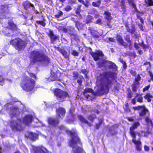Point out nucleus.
<instances>
[{
    "mask_svg": "<svg viewBox=\"0 0 153 153\" xmlns=\"http://www.w3.org/2000/svg\"><path fill=\"white\" fill-rule=\"evenodd\" d=\"M66 133L71 137L69 141V145L72 148V153H84L85 152L83 148L78 146V145H82L81 140L75 131H70L68 129L65 130Z\"/></svg>",
    "mask_w": 153,
    "mask_h": 153,
    "instance_id": "obj_3",
    "label": "nucleus"
},
{
    "mask_svg": "<svg viewBox=\"0 0 153 153\" xmlns=\"http://www.w3.org/2000/svg\"><path fill=\"white\" fill-rule=\"evenodd\" d=\"M10 111L12 112H15L17 111L19 109L18 107L16 105H15L10 108Z\"/></svg>",
    "mask_w": 153,
    "mask_h": 153,
    "instance_id": "obj_53",
    "label": "nucleus"
},
{
    "mask_svg": "<svg viewBox=\"0 0 153 153\" xmlns=\"http://www.w3.org/2000/svg\"><path fill=\"white\" fill-rule=\"evenodd\" d=\"M128 92L127 94L126 98L128 99H131L133 96V94L129 88L127 89Z\"/></svg>",
    "mask_w": 153,
    "mask_h": 153,
    "instance_id": "obj_41",
    "label": "nucleus"
},
{
    "mask_svg": "<svg viewBox=\"0 0 153 153\" xmlns=\"http://www.w3.org/2000/svg\"><path fill=\"white\" fill-rule=\"evenodd\" d=\"M145 120L147 124H150L152 127H153V123L152 121L150 119L149 117H146L145 118Z\"/></svg>",
    "mask_w": 153,
    "mask_h": 153,
    "instance_id": "obj_40",
    "label": "nucleus"
},
{
    "mask_svg": "<svg viewBox=\"0 0 153 153\" xmlns=\"http://www.w3.org/2000/svg\"><path fill=\"white\" fill-rule=\"evenodd\" d=\"M93 18L90 15H88L85 20V24H88L92 22Z\"/></svg>",
    "mask_w": 153,
    "mask_h": 153,
    "instance_id": "obj_38",
    "label": "nucleus"
},
{
    "mask_svg": "<svg viewBox=\"0 0 153 153\" xmlns=\"http://www.w3.org/2000/svg\"><path fill=\"white\" fill-rule=\"evenodd\" d=\"M112 74L113 73L110 71H105L100 74L97 78V82L100 83L99 88L97 91L94 93V95L100 96L109 92L112 84V82L109 78L111 77Z\"/></svg>",
    "mask_w": 153,
    "mask_h": 153,
    "instance_id": "obj_1",
    "label": "nucleus"
},
{
    "mask_svg": "<svg viewBox=\"0 0 153 153\" xmlns=\"http://www.w3.org/2000/svg\"><path fill=\"white\" fill-rule=\"evenodd\" d=\"M77 117L81 123L87 124L89 127L92 126L91 123L89 122L82 115H78L77 116Z\"/></svg>",
    "mask_w": 153,
    "mask_h": 153,
    "instance_id": "obj_18",
    "label": "nucleus"
},
{
    "mask_svg": "<svg viewBox=\"0 0 153 153\" xmlns=\"http://www.w3.org/2000/svg\"><path fill=\"white\" fill-rule=\"evenodd\" d=\"M134 111H140L139 112V114L140 117L145 116L147 113H149V111L146 107L144 105H138L137 106H133L132 107Z\"/></svg>",
    "mask_w": 153,
    "mask_h": 153,
    "instance_id": "obj_8",
    "label": "nucleus"
},
{
    "mask_svg": "<svg viewBox=\"0 0 153 153\" xmlns=\"http://www.w3.org/2000/svg\"><path fill=\"white\" fill-rule=\"evenodd\" d=\"M143 65H149V66L146 68V70L147 71L150 70L151 68L152 65L150 62H146L143 63Z\"/></svg>",
    "mask_w": 153,
    "mask_h": 153,
    "instance_id": "obj_48",
    "label": "nucleus"
},
{
    "mask_svg": "<svg viewBox=\"0 0 153 153\" xmlns=\"http://www.w3.org/2000/svg\"><path fill=\"white\" fill-rule=\"evenodd\" d=\"M72 8L71 6L67 5L64 8V10L66 12L69 11L72 9Z\"/></svg>",
    "mask_w": 153,
    "mask_h": 153,
    "instance_id": "obj_58",
    "label": "nucleus"
},
{
    "mask_svg": "<svg viewBox=\"0 0 153 153\" xmlns=\"http://www.w3.org/2000/svg\"><path fill=\"white\" fill-rule=\"evenodd\" d=\"M10 43L16 50L18 51L24 50L27 45V43L25 41L19 38H16L11 40Z\"/></svg>",
    "mask_w": 153,
    "mask_h": 153,
    "instance_id": "obj_5",
    "label": "nucleus"
},
{
    "mask_svg": "<svg viewBox=\"0 0 153 153\" xmlns=\"http://www.w3.org/2000/svg\"><path fill=\"white\" fill-rule=\"evenodd\" d=\"M125 54L127 56H133L135 58L137 56L135 53L134 52H127L125 53Z\"/></svg>",
    "mask_w": 153,
    "mask_h": 153,
    "instance_id": "obj_45",
    "label": "nucleus"
},
{
    "mask_svg": "<svg viewBox=\"0 0 153 153\" xmlns=\"http://www.w3.org/2000/svg\"><path fill=\"white\" fill-rule=\"evenodd\" d=\"M103 14L105 15V19L108 21V22H110L111 20L112 19V18L111 16V13L108 11H105Z\"/></svg>",
    "mask_w": 153,
    "mask_h": 153,
    "instance_id": "obj_26",
    "label": "nucleus"
},
{
    "mask_svg": "<svg viewBox=\"0 0 153 153\" xmlns=\"http://www.w3.org/2000/svg\"><path fill=\"white\" fill-rule=\"evenodd\" d=\"M139 45L142 47L144 51H146V49L149 47L148 45H146L144 44L143 41H142L141 43H139Z\"/></svg>",
    "mask_w": 153,
    "mask_h": 153,
    "instance_id": "obj_42",
    "label": "nucleus"
},
{
    "mask_svg": "<svg viewBox=\"0 0 153 153\" xmlns=\"http://www.w3.org/2000/svg\"><path fill=\"white\" fill-rule=\"evenodd\" d=\"M126 29V31L131 34L134 33L136 31V29L134 25H132L131 26V29L129 27L128 23H126L125 25Z\"/></svg>",
    "mask_w": 153,
    "mask_h": 153,
    "instance_id": "obj_20",
    "label": "nucleus"
},
{
    "mask_svg": "<svg viewBox=\"0 0 153 153\" xmlns=\"http://www.w3.org/2000/svg\"><path fill=\"white\" fill-rule=\"evenodd\" d=\"M119 61L123 64V69L125 70L126 69L127 66L126 62L121 58H119Z\"/></svg>",
    "mask_w": 153,
    "mask_h": 153,
    "instance_id": "obj_43",
    "label": "nucleus"
},
{
    "mask_svg": "<svg viewBox=\"0 0 153 153\" xmlns=\"http://www.w3.org/2000/svg\"><path fill=\"white\" fill-rule=\"evenodd\" d=\"M33 119V116L31 115H25L23 118L22 123L27 126L29 125L32 123Z\"/></svg>",
    "mask_w": 153,
    "mask_h": 153,
    "instance_id": "obj_12",
    "label": "nucleus"
},
{
    "mask_svg": "<svg viewBox=\"0 0 153 153\" xmlns=\"http://www.w3.org/2000/svg\"><path fill=\"white\" fill-rule=\"evenodd\" d=\"M79 78L80 79H77V82L79 84V86H81L82 85V79H84V77L82 75H80L79 77Z\"/></svg>",
    "mask_w": 153,
    "mask_h": 153,
    "instance_id": "obj_47",
    "label": "nucleus"
},
{
    "mask_svg": "<svg viewBox=\"0 0 153 153\" xmlns=\"http://www.w3.org/2000/svg\"><path fill=\"white\" fill-rule=\"evenodd\" d=\"M143 97L141 96L140 97H138L137 99V102L140 103H142L143 102Z\"/></svg>",
    "mask_w": 153,
    "mask_h": 153,
    "instance_id": "obj_63",
    "label": "nucleus"
},
{
    "mask_svg": "<svg viewBox=\"0 0 153 153\" xmlns=\"http://www.w3.org/2000/svg\"><path fill=\"white\" fill-rule=\"evenodd\" d=\"M126 29V31L131 34L134 33L136 31V29L134 25H132L131 26V29L129 27L128 23H126L125 25Z\"/></svg>",
    "mask_w": 153,
    "mask_h": 153,
    "instance_id": "obj_19",
    "label": "nucleus"
},
{
    "mask_svg": "<svg viewBox=\"0 0 153 153\" xmlns=\"http://www.w3.org/2000/svg\"><path fill=\"white\" fill-rule=\"evenodd\" d=\"M139 85V82H134L131 85L132 89L133 92H136L137 88V86Z\"/></svg>",
    "mask_w": 153,
    "mask_h": 153,
    "instance_id": "obj_31",
    "label": "nucleus"
},
{
    "mask_svg": "<svg viewBox=\"0 0 153 153\" xmlns=\"http://www.w3.org/2000/svg\"><path fill=\"white\" fill-rule=\"evenodd\" d=\"M109 65L108 68H115L117 66L115 63L110 61L107 60V64Z\"/></svg>",
    "mask_w": 153,
    "mask_h": 153,
    "instance_id": "obj_36",
    "label": "nucleus"
},
{
    "mask_svg": "<svg viewBox=\"0 0 153 153\" xmlns=\"http://www.w3.org/2000/svg\"><path fill=\"white\" fill-rule=\"evenodd\" d=\"M53 92L56 97V99L59 102H63L65 100L67 97H70L67 91H63L59 88H56L54 89Z\"/></svg>",
    "mask_w": 153,
    "mask_h": 153,
    "instance_id": "obj_6",
    "label": "nucleus"
},
{
    "mask_svg": "<svg viewBox=\"0 0 153 153\" xmlns=\"http://www.w3.org/2000/svg\"><path fill=\"white\" fill-rule=\"evenodd\" d=\"M28 137L31 140L35 141L38 139V135L35 133L30 132L29 133Z\"/></svg>",
    "mask_w": 153,
    "mask_h": 153,
    "instance_id": "obj_25",
    "label": "nucleus"
},
{
    "mask_svg": "<svg viewBox=\"0 0 153 153\" xmlns=\"http://www.w3.org/2000/svg\"><path fill=\"white\" fill-rule=\"evenodd\" d=\"M81 72L85 76L86 78L87 77L88 72L86 69H82L81 70Z\"/></svg>",
    "mask_w": 153,
    "mask_h": 153,
    "instance_id": "obj_61",
    "label": "nucleus"
},
{
    "mask_svg": "<svg viewBox=\"0 0 153 153\" xmlns=\"http://www.w3.org/2000/svg\"><path fill=\"white\" fill-rule=\"evenodd\" d=\"M45 19L43 17L42 21H40L37 20L36 21V22L38 25H41L42 26L44 27L45 26L46 24L45 22Z\"/></svg>",
    "mask_w": 153,
    "mask_h": 153,
    "instance_id": "obj_35",
    "label": "nucleus"
},
{
    "mask_svg": "<svg viewBox=\"0 0 153 153\" xmlns=\"http://www.w3.org/2000/svg\"><path fill=\"white\" fill-rule=\"evenodd\" d=\"M131 141L136 145L135 148L136 150L139 151H141L142 143L140 140H136V137L135 138H132Z\"/></svg>",
    "mask_w": 153,
    "mask_h": 153,
    "instance_id": "obj_13",
    "label": "nucleus"
},
{
    "mask_svg": "<svg viewBox=\"0 0 153 153\" xmlns=\"http://www.w3.org/2000/svg\"><path fill=\"white\" fill-rule=\"evenodd\" d=\"M8 8L6 6L1 5L0 7V13L3 14L6 12V10Z\"/></svg>",
    "mask_w": 153,
    "mask_h": 153,
    "instance_id": "obj_39",
    "label": "nucleus"
},
{
    "mask_svg": "<svg viewBox=\"0 0 153 153\" xmlns=\"http://www.w3.org/2000/svg\"><path fill=\"white\" fill-rule=\"evenodd\" d=\"M114 125H112L111 126V128H109V134L108 133L106 135L107 137H109L110 136V135L111 136H113L116 135L117 133V131H115L113 133L111 132L112 130L113 129L111 128H114Z\"/></svg>",
    "mask_w": 153,
    "mask_h": 153,
    "instance_id": "obj_29",
    "label": "nucleus"
},
{
    "mask_svg": "<svg viewBox=\"0 0 153 153\" xmlns=\"http://www.w3.org/2000/svg\"><path fill=\"white\" fill-rule=\"evenodd\" d=\"M81 7L82 5H78L77 6V7L75 11L76 14L78 15H80V13L81 11Z\"/></svg>",
    "mask_w": 153,
    "mask_h": 153,
    "instance_id": "obj_46",
    "label": "nucleus"
},
{
    "mask_svg": "<svg viewBox=\"0 0 153 153\" xmlns=\"http://www.w3.org/2000/svg\"><path fill=\"white\" fill-rule=\"evenodd\" d=\"M126 108L125 109V111L126 112L130 111H131L129 107L128 103L127 102L126 103L125 105Z\"/></svg>",
    "mask_w": 153,
    "mask_h": 153,
    "instance_id": "obj_59",
    "label": "nucleus"
},
{
    "mask_svg": "<svg viewBox=\"0 0 153 153\" xmlns=\"http://www.w3.org/2000/svg\"><path fill=\"white\" fill-rule=\"evenodd\" d=\"M37 149L40 153H51L49 152L46 148L42 147H38Z\"/></svg>",
    "mask_w": 153,
    "mask_h": 153,
    "instance_id": "obj_33",
    "label": "nucleus"
},
{
    "mask_svg": "<svg viewBox=\"0 0 153 153\" xmlns=\"http://www.w3.org/2000/svg\"><path fill=\"white\" fill-rule=\"evenodd\" d=\"M30 56L32 58L34 63L43 61L45 63L48 64L51 62L50 58L48 56L45 55L39 51H32L30 53Z\"/></svg>",
    "mask_w": 153,
    "mask_h": 153,
    "instance_id": "obj_4",
    "label": "nucleus"
},
{
    "mask_svg": "<svg viewBox=\"0 0 153 153\" xmlns=\"http://www.w3.org/2000/svg\"><path fill=\"white\" fill-rule=\"evenodd\" d=\"M71 54L74 56H78L79 55V53L76 50H73L71 52Z\"/></svg>",
    "mask_w": 153,
    "mask_h": 153,
    "instance_id": "obj_56",
    "label": "nucleus"
},
{
    "mask_svg": "<svg viewBox=\"0 0 153 153\" xmlns=\"http://www.w3.org/2000/svg\"><path fill=\"white\" fill-rule=\"evenodd\" d=\"M74 22L76 28L78 30L82 27V24L79 21H74Z\"/></svg>",
    "mask_w": 153,
    "mask_h": 153,
    "instance_id": "obj_37",
    "label": "nucleus"
},
{
    "mask_svg": "<svg viewBox=\"0 0 153 153\" xmlns=\"http://www.w3.org/2000/svg\"><path fill=\"white\" fill-rule=\"evenodd\" d=\"M27 72L30 77L24 74L22 76L20 85L24 91L28 92L32 91L35 88L36 84L35 80L37 78L35 74Z\"/></svg>",
    "mask_w": 153,
    "mask_h": 153,
    "instance_id": "obj_2",
    "label": "nucleus"
},
{
    "mask_svg": "<svg viewBox=\"0 0 153 153\" xmlns=\"http://www.w3.org/2000/svg\"><path fill=\"white\" fill-rule=\"evenodd\" d=\"M93 91V90L90 88H85L83 92V94L85 95V94L88 93H92Z\"/></svg>",
    "mask_w": 153,
    "mask_h": 153,
    "instance_id": "obj_49",
    "label": "nucleus"
},
{
    "mask_svg": "<svg viewBox=\"0 0 153 153\" xmlns=\"http://www.w3.org/2000/svg\"><path fill=\"white\" fill-rule=\"evenodd\" d=\"M103 118L99 120V123L95 124V128L97 129H98L101 125L102 124L103 122Z\"/></svg>",
    "mask_w": 153,
    "mask_h": 153,
    "instance_id": "obj_44",
    "label": "nucleus"
},
{
    "mask_svg": "<svg viewBox=\"0 0 153 153\" xmlns=\"http://www.w3.org/2000/svg\"><path fill=\"white\" fill-rule=\"evenodd\" d=\"M137 19H139L140 21L142 24H143L144 22V20L138 14H137Z\"/></svg>",
    "mask_w": 153,
    "mask_h": 153,
    "instance_id": "obj_62",
    "label": "nucleus"
},
{
    "mask_svg": "<svg viewBox=\"0 0 153 153\" xmlns=\"http://www.w3.org/2000/svg\"><path fill=\"white\" fill-rule=\"evenodd\" d=\"M97 118L96 115L94 114H91L87 117L88 120L91 121V123L93 122L94 120Z\"/></svg>",
    "mask_w": 153,
    "mask_h": 153,
    "instance_id": "obj_30",
    "label": "nucleus"
},
{
    "mask_svg": "<svg viewBox=\"0 0 153 153\" xmlns=\"http://www.w3.org/2000/svg\"><path fill=\"white\" fill-rule=\"evenodd\" d=\"M107 60H103L102 61H99L97 63V65L99 68L103 67H105L104 65L107 64Z\"/></svg>",
    "mask_w": 153,
    "mask_h": 153,
    "instance_id": "obj_32",
    "label": "nucleus"
},
{
    "mask_svg": "<svg viewBox=\"0 0 153 153\" xmlns=\"http://www.w3.org/2000/svg\"><path fill=\"white\" fill-rule=\"evenodd\" d=\"M56 112L58 114L59 116L61 117L60 115L62 117H64L66 111L64 108L59 107L56 109Z\"/></svg>",
    "mask_w": 153,
    "mask_h": 153,
    "instance_id": "obj_21",
    "label": "nucleus"
},
{
    "mask_svg": "<svg viewBox=\"0 0 153 153\" xmlns=\"http://www.w3.org/2000/svg\"><path fill=\"white\" fill-rule=\"evenodd\" d=\"M4 84V79L3 76L0 74V85L2 86Z\"/></svg>",
    "mask_w": 153,
    "mask_h": 153,
    "instance_id": "obj_54",
    "label": "nucleus"
},
{
    "mask_svg": "<svg viewBox=\"0 0 153 153\" xmlns=\"http://www.w3.org/2000/svg\"><path fill=\"white\" fill-rule=\"evenodd\" d=\"M48 123L51 125L56 126L59 123V120L57 119L49 118L48 120Z\"/></svg>",
    "mask_w": 153,
    "mask_h": 153,
    "instance_id": "obj_22",
    "label": "nucleus"
},
{
    "mask_svg": "<svg viewBox=\"0 0 153 153\" xmlns=\"http://www.w3.org/2000/svg\"><path fill=\"white\" fill-rule=\"evenodd\" d=\"M148 6H153V0H147Z\"/></svg>",
    "mask_w": 153,
    "mask_h": 153,
    "instance_id": "obj_64",
    "label": "nucleus"
},
{
    "mask_svg": "<svg viewBox=\"0 0 153 153\" xmlns=\"http://www.w3.org/2000/svg\"><path fill=\"white\" fill-rule=\"evenodd\" d=\"M90 53L95 61H98L101 57H103L104 56L102 51L100 50H97L95 52L91 51Z\"/></svg>",
    "mask_w": 153,
    "mask_h": 153,
    "instance_id": "obj_10",
    "label": "nucleus"
},
{
    "mask_svg": "<svg viewBox=\"0 0 153 153\" xmlns=\"http://www.w3.org/2000/svg\"><path fill=\"white\" fill-rule=\"evenodd\" d=\"M129 3L131 4L134 9L135 10L136 12L140 14H143V13L139 11L137 9L135 4L134 3L133 0H127Z\"/></svg>",
    "mask_w": 153,
    "mask_h": 153,
    "instance_id": "obj_28",
    "label": "nucleus"
},
{
    "mask_svg": "<svg viewBox=\"0 0 153 153\" xmlns=\"http://www.w3.org/2000/svg\"><path fill=\"white\" fill-rule=\"evenodd\" d=\"M129 72L134 76H135L136 75L137 73L136 71L132 69L129 70Z\"/></svg>",
    "mask_w": 153,
    "mask_h": 153,
    "instance_id": "obj_60",
    "label": "nucleus"
},
{
    "mask_svg": "<svg viewBox=\"0 0 153 153\" xmlns=\"http://www.w3.org/2000/svg\"><path fill=\"white\" fill-rule=\"evenodd\" d=\"M22 119L17 118L16 120H11L10 122V127L14 131H21L23 129Z\"/></svg>",
    "mask_w": 153,
    "mask_h": 153,
    "instance_id": "obj_7",
    "label": "nucleus"
},
{
    "mask_svg": "<svg viewBox=\"0 0 153 153\" xmlns=\"http://www.w3.org/2000/svg\"><path fill=\"white\" fill-rule=\"evenodd\" d=\"M153 97V96L149 93H146L144 96V98L147 100V102H150L151 101V98Z\"/></svg>",
    "mask_w": 153,
    "mask_h": 153,
    "instance_id": "obj_27",
    "label": "nucleus"
},
{
    "mask_svg": "<svg viewBox=\"0 0 153 153\" xmlns=\"http://www.w3.org/2000/svg\"><path fill=\"white\" fill-rule=\"evenodd\" d=\"M78 1L80 3H81L82 4H83L86 7H88V5L87 4L89 3V2L86 1V3H85L84 0H78Z\"/></svg>",
    "mask_w": 153,
    "mask_h": 153,
    "instance_id": "obj_50",
    "label": "nucleus"
},
{
    "mask_svg": "<svg viewBox=\"0 0 153 153\" xmlns=\"http://www.w3.org/2000/svg\"><path fill=\"white\" fill-rule=\"evenodd\" d=\"M7 28L10 30L13 33L18 31L19 30L16 25L12 21L8 22Z\"/></svg>",
    "mask_w": 153,
    "mask_h": 153,
    "instance_id": "obj_11",
    "label": "nucleus"
},
{
    "mask_svg": "<svg viewBox=\"0 0 153 153\" xmlns=\"http://www.w3.org/2000/svg\"><path fill=\"white\" fill-rule=\"evenodd\" d=\"M140 125V123L138 122H134L129 128V134L132 138L136 137V131L135 130Z\"/></svg>",
    "mask_w": 153,
    "mask_h": 153,
    "instance_id": "obj_9",
    "label": "nucleus"
},
{
    "mask_svg": "<svg viewBox=\"0 0 153 153\" xmlns=\"http://www.w3.org/2000/svg\"><path fill=\"white\" fill-rule=\"evenodd\" d=\"M131 141L136 145L135 148L136 150L139 151H141L142 143L140 140H136V137L135 138H132Z\"/></svg>",
    "mask_w": 153,
    "mask_h": 153,
    "instance_id": "obj_14",
    "label": "nucleus"
},
{
    "mask_svg": "<svg viewBox=\"0 0 153 153\" xmlns=\"http://www.w3.org/2000/svg\"><path fill=\"white\" fill-rule=\"evenodd\" d=\"M73 75L74 78L75 79L79 78V75L77 71H74L73 72Z\"/></svg>",
    "mask_w": 153,
    "mask_h": 153,
    "instance_id": "obj_51",
    "label": "nucleus"
},
{
    "mask_svg": "<svg viewBox=\"0 0 153 153\" xmlns=\"http://www.w3.org/2000/svg\"><path fill=\"white\" fill-rule=\"evenodd\" d=\"M55 48L65 58H68L69 56L68 55L67 52L65 50L59 47H55Z\"/></svg>",
    "mask_w": 153,
    "mask_h": 153,
    "instance_id": "obj_23",
    "label": "nucleus"
},
{
    "mask_svg": "<svg viewBox=\"0 0 153 153\" xmlns=\"http://www.w3.org/2000/svg\"><path fill=\"white\" fill-rule=\"evenodd\" d=\"M69 29H71V30H69V32H70V34L71 35V36H75V35H74V33H73V31L75 30V28L74 27H69Z\"/></svg>",
    "mask_w": 153,
    "mask_h": 153,
    "instance_id": "obj_55",
    "label": "nucleus"
},
{
    "mask_svg": "<svg viewBox=\"0 0 153 153\" xmlns=\"http://www.w3.org/2000/svg\"><path fill=\"white\" fill-rule=\"evenodd\" d=\"M47 34L51 39V42H53L55 40L58 39L59 36L58 35H55L52 30H49V32H46Z\"/></svg>",
    "mask_w": 153,
    "mask_h": 153,
    "instance_id": "obj_16",
    "label": "nucleus"
},
{
    "mask_svg": "<svg viewBox=\"0 0 153 153\" xmlns=\"http://www.w3.org/2000/svg\"><path fill=\"white\" fill-rule=\"evenodd\" d=\"M75 116V114L71 113L70 115L67 117L66 121L69 123H71L74 121Z\"/></svg>",
    "mask_w": 153,
    "mask_h": 153,
    "instance_id": "obj_24",
    "label": "nucleus"
},
{
    "mask_svg": "<svg viewBox=\"0 0 153 153\" xmlns=\"http://www.w3.org/2000/svg\"><path fill=\"white\" fill-rule=\"evenodd\" d=\"M124 39L128 43L132 42V41L130 39L129 36L128 35H126L124 37Z\"/></svg>",
    "mask_w": 153,
    "mask_h": 153,
    "instance_id": "obj_52",
    "label": "nucleus"
},
{
    "mask_svg": "<svg viewBox=\"0 0 153 153\" xmlns=\"http://www.w3.org/2000/svg\"><path fill=\"white\" fill-rule=\"evenodd\" d=\"M116 39L117 41L118 44H120L126 48L128 46V44L124 42L122 36L120 35L117 34L116 36Z\"/></svg>",
    "mask_w": 153,
    "mask_h": 153,
    "instance_id": "obj_17",
    "label": "nucleus"
},
{
    "mask_svg": "<svg viewBox=\"0 0 153 153\" xmlns=\"http://www.w3.org/2000/svg\"><path fill=\"white\" fill-rule=\"evenodd\" d=\"M120 6L122 9H125L126 6L125 5V2L124 0H122L120 2Z\"/></svg>",
    "mask_w": 153,
    "mask_h": 153,
    "instance_id": "obj_57",
    "label": "nucleus"
},
{
    "mask_svg": "<svg viewBox=\"0 0 153 153\" xmlns=\"http://www.w3.org/2000/svg\"><path fill=\"white\" fill-rule=\"evenodd\" d=\"M101 0H98L96 1H93L92 3V6L94 7H99L101 4Z\"/></svg>",
    "mask_w": 153,
    "mask_h": 153,
    "instance_id": "obj_34",
    "label": "nucleus"
},
{
    "mask_svg": "<svg viewBox=\"0 0 153 153\" xmlns=\"http://www.w3.org/2000/svg\"><path fill=\"white\" fill-rule=\"evenodd\" d=\"M22 5L24 8L26 10H27L29 9L32 7V9L35 10V7L33 4L28 1H24L22 4Z\"/></svg>",
    "mask_w": 153,
    "mask_h": 153,
    "instance_id": "obj_15",
    "label": "nucleus"
}]
</instances>
